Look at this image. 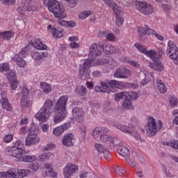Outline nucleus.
I'll return each instance as SVG.
<instances>
[{
  "label": "nucleus",
  "instance_id": "2",
  "mask_svg": "<svg viewBox=\"0 0 178 178\" xmlns=\"http://www.w3.org/2000/svg\"><path fill=\"white\" fill-rule=\"evenodd\" d=\"M67 101H69V96L67 95H62L57 100L55 104V111L58 113L54 115V124H58V123H60V122H63L64 119H66V116H67V111H66Z\"/></svg>",
  "mask_w": 178,
  "mask_h": 178
},
{
  "label": "nucleus",
  "instance_id": "16",
  "mask_svg": "<svg viewBox=\"0 0 178 178\" xmlns=\"http://www.w3.org/2000/svg\"><path fill=\"white\" fill-rule=\"evenodd\" d=\"M79 170V167L77 165L69 163H67L63 170V175L65 178H72L73 175Z\"/></svg>",
  "mask_w": 178,
  "mask_h": 178
},
{
  "label": "nucleus",
  "instance_id": "59",
  "mask_svg": "<svg viewBox=\"0 0 178 178\" xmlns=\"http://www.w3.org/2000/svg\"><path fill=\"white\" fill-rule=\"evenodd\" d=\"M10 82L12 90H16V88H17V86H19V82L17 81V79L10 81Z\"/></svg>",
  "mask_w": 178,
  "mask_h": 178
},
{
  "label": "nucleus",
  "instance_id": "31",
  "mask_svg": "<svg viewBox=\"0 0 178 178\" xmlns=\"http://www.w3.org/2000/svg\"><path fill=\"white\" fill-rule=\"evenodd\" d=\"M153 61V64H149L150 67H152V69L156 70V72H161V70H163V64H162V62L159 60V58H157Z\"/></svg>",
  "mask_w": 178,
  "mask_h": 178
},
{
  "label": "nucleus",
  "instance_id": "41",
  "mask_svg": "<svg viewBox=\"0 0 178 178\" xmlns=\"http://www.w3.org/2000/svg\"><path fill=\"white\" fill-rule=\"evenodd\" d=\"M76 93L78 94V95H81V97H84L87 95V88L84 86H79L76 89Z\"/></svg>",
  "mask_w": 178,
  "mask_h": 178
},
{
  "label": "nucleus",
  "instance_id": "25",
  "mask_svg": "<svg viewBox=\"0 0 178 178\" xmlns=\"http://www.w3.org/2000/svg\"><path fill=\"white\" fill-rule=\"evenodd\" d=\"M138 31L140 35H149L150 34H155V31L152 29H149L148 25H145L144 27H138Z\"/></svg>",
  "mask_w": 178,
  "mask_h": 178
},
{
  "label": "nucleus",
  "instance_id": "10",
  "mask_svg": "<svg viewBox=\"0 0 178 178\" xmlns=\"http://www.w3.org/2000/svg\"><path fill=\"white\" fill-rule=\"evenodd\" d=\"M108 131H109V129L106 127H96L93 129L92 136L95 140L99 137V141L101 143L109 144L112 137L106 134Z\"/></svg>",
  "mask_w": 178,
  "mask_h": 178
},
{
  "label": "nucleus",
  "instance_id": "5",
  "mask_svg": "<svg viewBox=\"0 0 178 178\" xmlns=\"http://www.w3.org/2000/svg\"><path fill=\"white\" fill-rule=\"evenodd\" d=\"M47 8L55 17L57 19H65L66 13L65 9L60 7V3L56 0H49L47 2Z\"/></svg>",
  "mask_w": 178,
  "mask_h": 178
},
{
  "label": "nucleus",
  "instance_id": "15",
  "mask_svg": "<svg viewBox=\"0 0 178 178\" xmlns=\"http://www.w3.org/2000/svg\"><path fill=\"white\" fill-rule=\"evenodd\" d=\"M34 1L33 0H25L24 6H20L17 8L20 15H24V12H35L37 10L36 6H33Z\"/></svg>",
  "mask_w": 178,
  "mask_h": 178
},
{
  "label": "nucleus",
  "instance_id": "61",
  "mask_svg": "<svg viewBox=\"0 0 178 178\" xmlns=\"http://www.w3.org/2000/svg\"><path fill=\"white\" fill-rule=\"evenodd\" d=\"M55 148V144L49 143L46 146L44 147V151H51V149H54Z\"/></svg>",
  "mask_w": 178,
  "mask_h": 178
},
{
  "label": "nucleus",
  "instance_id": "11",
  "mask_svg": "<svg viewBox=\"0 0 178 178\" xmlns=\"http://www.w3.org/2000/svg\"><path fill=\"white\" fill-rule=\"evenodd\" d=\"M167 55L174 60L175 65H178V48L172 40L168 42Z\"/></svg>",
  "mask_w": 178,
  "mask_h": 178
},
{
  "label": "nucleus",
  "instance_id": "48",
  "mask_svg": "<svg viewBox=\"0 0 178 178\" xmlns=\"http://www.w3.org/2000/svg\"><path fill=\"white\" fill-rule=\"evenodd\" d=\"M3 143H6V144H9V143H12V141H13V136L10 134H8L7 135L3 136Z\"/></svg>",
  "mask_w": 178,
  "mask_h": 178
},
{
  "label": "nucleus",
  "instance_id": "22",
  "mask_svg": "<svg viewBox=\"0 0 178 178\" xmlns=\"http://www.w3.org/2000/svg\"><path fill=\"white\" fill-rule=\"evenodd\" d=\"M101 86H96L95 87V91L97 92H107V94L111 93L112 90H111V88L109 87V84L107 82H101Z\"/></svg>",
  "mask_w": 178,
  "mask_h": 178
},
{
  "label": "nucleus",
  "instance_id": "53",
  "mask_svg": "<svg viewBox=\"0 0 178 178\" xmlns=\"http://www.w3.org/2000/svg\"><path fill=\"white\" fill-rule=\"evenodd\" d=\"M125 62H127V63H129V65L131 66H133L134 67H136L137 69L140 68V64L137 61H134L129 58H126Z\"/></svg>",
  "mask_w": 178,
  "mask_h": 178
},
{
  "label": "nucleus",
  "instance_id": "36",
  "mask_svg": "<svg viewBox=\"0 0 178 178\" xmlns=\"http://www.w3.org/2000/svg\"><path fill=\"white\" fill-rule=\"evenodd\" d=\"M40 88L44 94H49L52 91V87L47 82L40 83Z\"/></svg>",
  "mask_w": 178,
  "mask_h": 178
},
{
  "label": "nucleus",
  "instance_id": "29",
  "mask_svg": "<svg viewBox=\"0 0 178 178\" xmlns=\"http://www.w3.org/2000/svg\"><path fill=\"white\" fill-rule=\"evenodd\" d=\"M32 45L36 49L39 51H45L48 48L47 44L42 43V42L40 39H36L32 42Z\"/></svg>",
  "mask_w": 178,
  "mask_h": 178
},
{
  "label": "nucleus",
  "instance_id": "1",
  "mask_svg": "<svg viewBox=\"0 0 178 178\" xmlns=\"http://www.w3.org/2000/svg\"><path fill=\"white\" fill-rule=\"evenodd\" d=\"M6 154L15 158L16 162H35L37 156L27 155V151L22 140L18 139L13 146L6 147ZM27 155V156H26Z\"/></svg>",
  "mask_w": 178,
  "mask_h": 178
},
{
  "label": "nucleus",
  "instance_id": "60",
  "mask_svg": "<svg viewBox=\"0 0 178 178\" xmlns=\"http://www.w3.org/2000/svg\"><path fill=\"white\" fill-rule=\"evenodd\" d=\"M167 145L172 147V148H174L175 149H178V140H172V142L168 143Z\"/></svg>",
  "mask_w": 178,
  "mask_h": 178
},
{
  "label": "nucleus",
  "instance_id": "32",
  "mask_svg": "<svg viewBox=\"0 0 178 178\" xmlns=\"http://www.w3.org/2000/svg\"><path fill=\"white\" fill-rule=\"evenodd\" d=\"M0 104L2 106L3 109L10 112L12 111V105L9 103V100L6 97H2L0 99Z\"/></svg>",
  "mask_w": 178,
  "mask_h": 178
},
{
  "label": "nucleus",
  "instance_id": "43",
  "mask_svg": "<svg viewBox=\"0 0 178 178\" xmlns=\"http://www.w3.org/2000/svg\"><path fill=\"white\" fill-rule=\"evenodd\" d=\"M138 98V93L137 92H127V99L134 101Z\"/></svg>",
  "mask_w": 178,
  "mask_h": 178
},
{
  "label": "nucleus",
  "instance_id": "21",
  "mask_svg": "<svg viewBox=\"0 0 178 178\" xmlns=\"http://www.w3.org/2000/svg\"><path fill=\"white\" fill-rule=\"evenodd\" d=\"M43 170L44 172V176H49L50 177H56L58 176V173L54 172V168H52V165L49 163H45L43 165Z\"/></svg>",
  "mask_w": 178,
  "mask_h": 178
},
{
  "label": "nucleus",
  "instance_id": "6",
  "mask_svg": "<svg viewBox=\"0 0 178 178\" xmlns=\"http://www.w3.org/2000/svg\"><path fill=\"white\" fill-rule=\"evenodd\" d=\"M110 124L111 126H113V127H115V129L120 130L123 133H127V134L133 136L136 140H140V138H141V136L137 131L134 130V126H133L131 124H129L127 127L126 125L120 124L119 122H110Z\"/></svg>",
  "mask_w": 178,
  "mask_h": 178
},
{
  "label": "nucleus",
  "instance_id": "12",
  "mask_svg": "<svg viewBox=\"0 0 178 178\" xmlns=\"http://www.w3.org/2000/svg\"><path fill=\"white\" fill-rule=\"evenodd\" d=\"M102 55V47H99V43L97 44L96 42L92 44L89 48L88 56L89 59L86 60H94V59L101 56Z\"/></svg>",
  "mask_w": 178,
  "mask_h": 178
},
{
  "label": "nucleus",
  "instance_id": "50",
  "mask_svg": "<svg viewBox=\"0 0 178 178\" xmlns=\"http://www.w3.org/2000/svg\"><path fill=\"white\" fill-rule=\"evenodd\" d=\"M7 79L8 80V81H12L13 80H16V72H15V71H10L8 74H7Z\"/></svg>",
  "mask_w": 178,
  "mask_h": 178
},
{
  "label": "nucleus",
  "instance_id": "13",
  "mask_svg": "<svg viewBox=\"0 0 178 178\" xmlns=\"http://www.w3.org/2000/svg\"><path fill=\"white\" fill-rule=\"evenodd\" d=\"M22 96L21 97L20 106L22 109L25 108H29L31 105V101L29 100V94L30 90L27 88V86H24L22 90Z\"/></svg>",
  "mask_w": 178,
  "mask_h": 178
},
{
  "label": "nucleus",
  "instance_id": "57",
  "mask_svg": "<svg viewBox=\"0 0 178 178\" xmlns=\"http://www.w3.org/2000/svg\"><path fill=\"white\" fill-rule=\"evenodd\" d=\"M106 40H107L108 41H116L117 38L116 35H115V34L112 33H107Z\"/></svg>",
  "mask_w": 178,
  "mask_h": 178
},
{
  "label": "nucleus",
  "instance_id": "18",
  "mask_svg": "<svg viewBox=\"0 0 178 178\" xmlns=\"http://www.w3.org/2000/svg\"><path fill=\"white\" fill-rule=\"evenodd\" d=\"M72 116L76 122L78 123H81L84 120V116H86V113L83 109L75 107L72 110Z\"/></svg>",
  "mask_w": 178,
  "mask_h": 178
},
{
  "label": "nucleus",
  "instance_id": "28",
  "mask_svg": "<svg viewBox=\"0 0 178 178\" xmlns=\"http://www.w3.org/2000/svg\"><path fill=\"white\" fill-rule=\"evenodd\" d=\"M31 56L34 60H41V59H44V58H47V56H48V53L40 52L37 50H33L31 52Z\"/></svg>",
  "mask_w": 178,
  "mask_h": 178
},
{
  "label": "nucleus",
  "instance_id": "38",
  "mask_svg": "<svg viewBox=\"0 0 178 178\" xmlns=\"http://www.w3.org/2000/svg\"><path fill=\"white\" fill-rule=\"evenodd\" d=\"M110 143L114 147V148H120L122 147V140L118 138H112L110 140Z\"/></svg>",
  "mask_w": 178,
  "mask_h": 178
},
{
  "label": "nucleus",
  "instance_id": "19",
  "mask_svg": "<svg viewBox=\"0 0 178 178\" xmlns=\"http://www.w3.org/2000/svg\"><path fill=\"white\" fill-rule=\"evenodd\" d=\"M99 47L102 48L103 52L106 55H111V54H116V48L111 44H108L105 42H99Z\"/></svg>",
  "mask_w": 178,
  "mask_h": 178
},
{
  "label": "nucleus",
  "instance_id": "27",
  "mask_svg": "<svg viewBox=\"0 0 178 178\" xmlns=\"http://www.w3.org/2000/svg\"><path fill=\"white\" fill-rule=\"evenodd\" d=\"M118 152L121 156L124 158L125 161H129V158L130 156V150H129V148L126 146H120L118 149Z\"/></svg>",
  "mask_w": 178,
  "mask_h": 178
},
{
  "label": "nucleus",
  "instance_id": "7",
  "mask_svg": "<svg viewBox=\"0 0 178 178\" xmlns=\"http://www.w3.org/2000/svg\"><path fill=\"white\" fill-rule=\"evenodd\" d=\"M29 170L11 168L6 172H0V178H23L26 177Z\"/></svg>",
  "mask_w": 178,
  "mask_h": 178
},
{
  "label": "nucleus",
  "instance_id": "54",
  "mask_svg": "<svg viewBox=\"0 0 178 178\" xmlns=\"http://www.w3.org/2000/svg\"><path fill=\"white\" fill-rule=\"evenodd\" d=\"M169 102H170V106H172V107L177 106L178 100L177 97H175V96H171L170 97Z\"/></svg>",
  "mask_w": 178,
  "mask_h": 178
},
{
  "label": "nucleus",
  "instance_id": "20",
  "mask_svg": "<svg viewBox=\"0 0 178 178\" xmlns=\"http://www.w3.org/2000/svg\"><path fill=\"white\" fill-rule=\"evenodd\" d=\"M95 148L97 151L99 155H103L105 159H108L111 156L109 149L105 148L101 143H95Z\"/></svg>",
  "mask_w": 178,
  "mask_h": 178
},
{
  "label": "nucleus",
  "instance_id": "63",
  "mask_svg": "<svg viewBox=\"0 0 178 178\" xmlns=\"http://www.w3.org/2000/svg\"><path fill=\"white\" fill-rule=\"evenodd\" d=\"M38 168H39V164L38 163H33L30 166V169H31V170H33V172H36V170H38Z\"/></svg>",
  "mask_w": 178,
  "mask_h": 178
},
{
  "label": "nucleus",
  "instance_id": "8",
  "mask_svg": "<svg viewBox=\"0 0 178 178\" xmlns=\"http://www.w3.org/2000/svg\"><path fill=\"white\" fill-rule=\"evenodd\" d=\"M162 127H163L162 121L158 120L156 124V120L154 118L149 117L147 118L146 131L148 134H150V136H155L158 130H162Z\"/></svg>",
  "mask_w": 178,
  "mask_h": 178
},
{
  "label": "nucleus",
  "instance_id": "55",
  "mask_svg": "<svg viewBox=\"0 0 178 178\" xmlns=\"http://www.w3.org/2000/svg\"><path fill=\"white\" fill-rule=\"evenodd\" d=\"M106 66H108V69H113L115 66H116V60L113 58H111L106 63Z\"/></svg>",
  "mask_w": 178,
  "mask_h": 178
},
{
  "label": "nucleus",
  "instance_id": "23",
  "mask_svg": "<svg viewBox=\"0 0 178 178\" xmlns=\"http://www.w3.org/2000/svg\"><path fill=\"white\" fill-rule=\"evenodd\" d=\"M69 127H70V123L65 122L61 126L55 128L53 130V134H54V136H60L63 134V133H65V131H66Z\"/></svg>",
  "mask_w": 178,
  "mask_h": 178
},
{
  "label": "nucleus",
  "instance_id": "40",
  "mask_svg": "<svg viewBox=\"0 0 178 178\" xmlns=\"http://www.w3.org/2000/svg\"><path fill=\"white\" fill-rule=\"evenodd\" d=\"M13 60L16 63L19 67H24L26 65V60L20 57L16 58V56H14Z\"/></svg>",
  "mask_w": 178,
  "mask_h": 178
},
{
  "label": "nucleus",
  "instance_id": "56",
  "mask_svg": "<svg viewBox=\"0 0 178 178\" xmlns=\"http://www.w3.org/2000/svg\"><path fill=\"white\" fill-rule=\"evenodd\" d=\"M65 2H67L70 8H75V6H77V4L79 3V0H65Z\"/></svg>",
  "mask_w": 178,
  "mask_h": 178
},
{
  "label": "nucleus",
  "instance_id": "14",
  "mask_svg": "<svg viewBox=\"0 0 178 178\" xmlns=\"http://www.w3.org/2000/svg\"><path fill=\"white\" fill-rule=\"evenodd\" d=\"M137 10L140 13H142V15H145V16H149V15L154 13V8H152V6L145 2H139Z\"/></svg>",
  "mask_w": 178,
  "mask_h": 178
},
{
  "label": "nucleus",
  "instance_id": "46",
  "mask_svg": "<svg viewBox=\"0 0 178 178\" xmlns=\"http://www.w3.org/2000/svg\"><path fill=\"white\" fill-rule=\"evenodd\" d=\"M91 15H92V13L90 10L83 11L79 15V18L81 20H86V19L89 16H91Z\"/></svg>",
  "mask_w": 178,
  "mask_h": 178
},
{
  "label": "nucleus",
  "instance_id": "42",
  "mask_svg": "<svg viewBox=\"0 0 178 178\" xmlns=\"http://www.w3.org/2000/svg\"><path fill=\"white\" fill-rule=\"evenodd\" d=\"M122 106L124 109H134V107L133 106V103L131 102V100L129 99H126L123 103Z\"/></svg>",
  "mask_w": 178,
  "mask_h": 178
},
{
  "label": "nucleus",
  "instance_id": "44",
  "mask_svg": "<svg viewBox=\"0 0 178 178\" xmlns=\"http://www.w3.org/2000/svg\"><path fill=\"white\" fill-rule=\"evenodd\" d=\"M157 88L161 94H166L168 91V88L166 86H165V84H163V83L161 82V81L159 83L157 82Z\"/></svg>",
  "mask_w": 178,
  "mask_h": 178
},
{
  "label": "nucleus",
  "instance_id": "26",
  "mask_svg": "<svg viewBox=\"0 0 178 178\" xmlns=\"http://www.w3.org/2000/svg\"><path fill=\"white\" fill-rule=\"evenodd\" d=\"M74 143V136L72 134H69L64 136L63 139V144L65 147H72Z\"/></svg>",
  "mask_w": 178,
  "mask_h": 178
},
{
  "label": "nucleus",
  "instance_id": "45",
  "mask_svg": "<svg viewBox=\"0 0 178 178\" xmlns=\"http://www.w3.org/2000/svg\"><path fill=\"white\" fill-rule=\"evenodd\" d=\"M14 56L15 58H22L24 59L27 56V47H24L17 54H15Z\"/></svg>",
  "mask_w": 178,
  "mask_h": 178
},
{
  "label": "nucleus",
  "instance_id": "30",
  "mask_svg": "<svg viewBox=\"0 0 178 178\" xmlns=\"http://www.w3.org/2000/svg\"><path fill=\"white\" fill-rule=\"evenodd\" d=\"M114 14L115 15V24L118 27H122L123 23H124V19L122 17V8L115 11Z\"/></svg>",
  "mask_w": 178,
  "mask_h": 178
},
{
  "label": "nucleus",
  "instance_id": "64",
  "mask_svg": "<svg viewBox=\"0 0 178 178\" xmlns=\"http://www.w3.org/2000/svg\"><path fill=\"white\" fill-rule=\"evenodd\" d=\"M86 87L89 90H92V88H94V82L87 81H86Z\"/></svg>",
  "mask_w": 178,
  "mask_h": 178
},
{
  "label": "nucleus",
  "instance_id": "62",
  "mask_svg": "<svg viewBox=\"0 0 178 178\" xmlns=\"http://www.w3.org/2000/svg\"><path fill=\"white\" fill-rule=\"evenodd\" d=\"M30 131V129L27 128V127H22L19 130L20 134H27Z\"/></svg>",
  "mask_w": 178,
  "mask_h": 178
},
{
  "label": "nucleus",
  "instance_id": "51",
  "mask_svg": "<svg viewBox=\"0 0 178 178\" xmlns=\"http://www.w3.org/2000/svg\"><path fill=\"white\" fill-rule=\"evenodd\" d=\"M114 170L115 173H117V175H119V176H122V175H124V173H126V170L122 168L119 165H116Z\"/></svg>",
  "mask_w": 178,
  "mask_h": 178
},
{
  "label": "nucleus",
  "instance_id": "49",
  "mask_svg": "<svg viewBox=\"0 0 178 178\" xmlns=\"http://www.w3.org/2000/svg\"><path fill=\"white\" fill-rule=\"evenodd\" d=\"M9 70V63H3L0 64V73L8 72Z\"/></svg>",
  "mask_w": 178,
  "mask_h": 178
},
{
  "label": "nucleus",
  "instance_id": "9",
  "mask_svg": "<svg viewBox=\"0 0 178 178\" xmlns=\"http://www.w3.org/2000/svg\"><path fill=\"white\" fill-rule=\"evenodd\" d=\"M92 63V60H83L82 63L79 65V77L81 80H88L91 78V65Z\"/></svg>",
  "mask_w": 178,
  "mask_h": 178
},
{
  "label": "nucleus",
  "instance_id": "37",
  "mask_svg": "<svg viewBox=\"0 0 178 178\" xmlns=\"http://www.w3.org/2000/svg\"><path fill=\"white\" fill-rule=\"evenodd\" d=\"M54 156L52 153H43L39 156V162H48Z\"/></svg>",
  "mask_w": 178,
  "mask_h": 178
},
{
  "label": "nucleus",
  "instance_id": "35",
  "mask_svg": "<svg viewBox=\"0 0 178 178\" xmlns=\"http://www.w3.org/2000/svg\"><path fill=\"white\" fill-rule=\"evenodd\" d=\"M104 2H105L108 6H110L114 13L122 9V8L117 6V4L112 0H104Z\"/></svg>",
  "mask_w": 178,
  "mask_h": 178
},
{
  "label": "nucleus",
  "instance_id": "58",
  "mask_svg": "<svg viewBox=\"0 0 178 178\" xmlns=\"http://www.w3.org/2000/svg\"><path fill=\"white\" fill-rule=\"evenodd\" d=\"M2 3L6 6H13L16 3V0H3Z\"/></svg>",
  "mask_w": 178,
  "mask_h": 178
},
{
  "label": "nucleus",
  "instance_id": "33",
  "mask_svg": "<svg viewBox=\"0 0 178 178\" xmlns=\"http://www.w3.org/2000/svg\"><path fill=\"white\" fill-rule=\"evenodd\" d=\"M14 35L15 33L10 31L0 33V38H3V40H6V41H9V40H10V38H12Z\"/></svg>",
  "mask_w": 178,
  "mask_h": 178
},
{
  "label": "nucleus",
  "instance_id": "47",
  "mask_svg": "<svg viewBox=\"0 0 178 178\" xmlns=\"http://www.w3.org/2000/svg\"><path fill=\"white\" fill-rule=\"evenodd\" d=\"M134 47H136L137 48V49L138 51H140V52H141L142 54H144V55H145L146 52H147V47H145V46L142 45L141 44L136 42L134 44Z\"/></svg>",
  "mask_w": 178,
  "mask_h": 178
},
{
  "label": "nucleus",
  "instance_id": "39",
  "mask_svg": "<svg viewBox=\"0 0 178 178\" xmlns=\"http://www.w3.org/2000/svg\"><path fill=\"white\" fill-rule=\"evenodd\" d=\"M145 55H146V56L152 59V60H155L158 59V58H156V55H158V54L154 49L147 50Z\"/></svg>",
  "mask_w": 178,
  "mask_h": 178
},
{
  "label": "nucleus",
  "instance_id": "24",
  "mask_svg": "<svg viewBox=\"0 0 178 178\" xmlns=\"http://www.w3.org/2000/svg\"><path fill=\"white\" fill-rule=\"evenodd\" d=\"M47 31L53 35L54 38H62V37H63V31L52 27L51 24L48 25Z\"/></svg>",
  "mask_w": 178,
  "mask_h": 178
},
{
  "label": "nucleus",
  "instance_id": "3",
  "mask_svg": "<svg viewBox=\"0 0 178 178\" xmlns=\"http://www.w3.org/2000/svg\"><path fill=\"white\" fill-rule=\"evenodd\" d=\"M54 111L55 106L54 107V102H52L51 99H48L44 102L40 111L35 114V118L40 122H45L47 119H49Z\"/></svg>",
  "mask_w": 178,
  "mask_h": 178
},
{
  "label": "nucleus",
  "instance_id": "17",
  "mask_svg": "<svg viewBox=\"0 0 178 178\" xmlns=\"http://www.w3.org/2000/svg\"><path fill=\"white\" fill-rule=\"evenodd\" d=\"M115 79H129L131 76V72L125 68H118L115 70L114 74Z\"/></svg>",
  "mask_w": 178,
  "mask_h": 178
},
{
  "label": "nucleus",
  "instance_id": "52",
  "mask_svg": "<svg viewBox=\"0 0 178 178\" xmlns=\"http://www.w3.org/2000/svg\"><path fill=\"white\" fill-rule=\"evenodd\" d=\"M127 92H118L115 95V101H119L122 99V98H127Z\"/></svg>",
  "mask_w": 178,
  "mask_h": 178
},
{
  "label": "nucleus",
  "instance_id": "4",
  "mask_svg": "<svg viewBox=\"0 0 178 178\" xmlns=\"http://www.w3.org/2000/svg\"><path fill=\"white\" fill-rule=\"evenodd\" d=\"M40 129H38V125L32 122L31 127L29 128V133L25 140V145L26 147H31V145H35L40 143Z\"/></svg>",
  "mask_w": 178,
  "mask_h": 178
},
{
  "label": "nucleus",
  "instance_id": "34",
  "mask_svg": "<svg viewBox=\"0 0 178 178\" xmlns=\"http://www.w3.org/2000/svg\"><path fill=\"white\" fill-rule=\"evenodd\" d=\"M108 84L111 88H123V83L116 80L108 81Z\"/></svg>",
  "mask_w": 178,
  "mask_h": 178
}]
</instances>
